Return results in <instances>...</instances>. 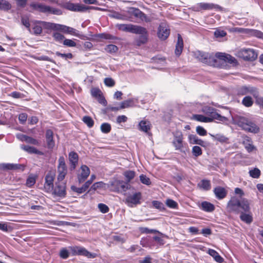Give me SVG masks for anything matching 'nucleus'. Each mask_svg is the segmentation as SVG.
I'll return each mask as SVG.
<instances>
[{
	"label": "nucleus",
	"mask_w": 263,
	"mask_h": 263,
	"mask_svg": "<svg viewBox=\"0 0 263 263\" xmlns=\"http://www.w3.org/2000/svg\"><path fill=\"white\" fill-rule=\"evenodd\" d=\"M23 166L21 164L13 163H2L0 164V168L3 170H18L21 169Z\"/></svg>",
	"instance_id": "393cba45"
},
{
	"label": "nucleus",
	"mask_w": 263,
	"mask_h": 263,
	"mask_svg": "<svg viewBox=\"0 0 263 263\" xmlns=\"http://www.w3.org/2000/svg\"><path fill=\"white\" fill-rule=\"evenodd\" d=\"M130 12L135 17L139 18L141 21L148 22L146 15L140 11L139 9L132 8L130 9Z\"/></svg>",
	"instance_id": "5701e85b"
},
{
	"label": "nucleus",
	"mask_w": 263,
	"mask_h": 263,
	"mask_svg": "<svg viewBox=\"0 0 263 263\" xmlns=\"http://www.w3.org/2000/svg\"><path fill=\"white\" fill-rule=\"evenodd\" d=\"M192 9L195 11H200L213 9L221 10V8L219 5L213 3H200L194 6Z\"/></svg>",
	"instance_id": "f8f14e48"
},
{
	"label": "nucleus",
	"mask_w": 263,
	"mask_h": 263,
	"mask_svg": "<svg viewBox=\"0 0 263 263\" xmlns=\"http://www.w3.org/2000/svg\"><path fill=\"white\" fill-rule=\"evenodd\" d=\"M140 180L141 182L145 185H149L151 183L150 179L149 178L146 177L145 175L142 174L140 176Z\"/></svg>",
	"instance_id": "4d7b16f0"
},
{
	"label": "nucleus",
	"mask_w": 263,
	"mask_h": 263,
	"mask_svg": "<svg viewBox=\"0 0 263 263\" xmlns=\"http://www.w3.org/2000/svg\"><path fill=\"white\" fill-rule=\"evenodd\" d=\"M63 44L65 46L70 47H73L76 46V43L73 40L70 39H65L63 41Z\"/></svg>",
	"instance_id": "052dcab7"
},
{
	"label": "nucleus",
	"mask_w": 263,
	"mask_h": 263,
	"mask_svg": "<svg viewBox=\"0 0 263 263\" xmlns=\"http://www.w3.org/2000/svg\"><path fill=\"white\" fill-rule=\"evenodd\" d=\"M173 136L174 138L172 144L175 149L181 153H185L187 149V144L183 141L182 132L180 131H176L173 133Z\"/></svg>",
	"instance_id": "39448f33"
},
{
	"label": "nucleus",
	"mask_w": 263,
	"mask_h": 263,
	"mask_svg": "<svg viewBox=\"0 0 263 263\" xmlns=\"http://www.w3.org/2000/svg\"><path fill=\"white\" fill-rule=\"evenodd\" d=\"M58 177L59 182L62 181L67 174V168L65 163V158L61 156L58 160V165L57 167Z\"/></svg>",
	"instance_id": "1a4fd4ad"
},
{
	"label": "nucleus",
	"mask_w": 263,
	"mask_h": 263,
	"mask_svg": "<svg viewBox=\"0 0 263 263\" xmlns=\"http://www.w3.org/2000/svg\"><path fill=\"white\" fill-rule=\"evenodd\" d=\"M213 192L217 199L219 200L224 198L228 193L227 191L223 187L217 186L214 188Z\"/></svg>",
	"instance_id": "6ab92c4d"
},
{
	"label": "nucleus",
	"mask_w": 263,
	"mask_h": 263,
	"mask_svg": "<svg viewBox=\"0 0 263 263\" xmlns=\"http://www.w3.org/2000/svg\"><path fill=\"white\" fill-rule=\"evenodd\" d=\"M138 34H140L139 37L137 40V43L138 45H141V44H144L147 42V31L145 29V32L143 33H138Z\"/></svg>",
	"instance_id": "e433bc0d"
},
{
	"label": "nucleus",
	"mask_w": 263,
	"mask_h": 263,
	"mask_svg": "<svg viewBox=\"0 0 263 263\" xmlns=\"http://www.w3.org/2000/svg\"><path fill=\"white\" fill-rule=\"evenodd\" d=\"M142 199V194L140 192H134L128 194L126 196L125 203L131 208L135 207L138 204H140Z\"/></svg>",
	"instance_id": "423d86ee"
},
{
	"label": "nucleus",
	"mask_w": 263,
	"mask_h": 263,
	"mask_svg": "<svg viewBox=\"0 0 263 263\" xmlns=\"http://www.w3.org/2000/svg\"><path fill=\"white\" fill-rule=\"evenodd\" d=\"M68 160L69 161L70 170H74L78 163L79 156L78 154L74 152H70L68 155Z\"/></svg>",
	"instance_id": "a211bd4d"
},
{
	"label": "nucleus",
	"mask_w": 263,
	"mask_h": 263,
	"mask_svg": "<svg viewBox=\"0 0 263 263\" xmlns=\"http://www.w3.org/2000/svg\"><path fill=\"white\" fill-rule=\"evenodd\" d=\"M121 184L119 186L118 192H124L130 189L131 186L127 182H124L123 181L121 180Z\"/></svg>",
	"instance_id": "a19ab883"
},
{
	"label": "nucleus",
	"mask_w": 263,
	"mask_h": 263,
	"mask_svg": "<svg viewBox=\"0 0 263 263\" xmlns=\"http://www.w3.org/2000/svg\"><path fill=\"white\" fill-rule=\"evenodd\" d=\"M166 205L170 208L177 209L178 208V203L174 200L168 199L166 200Z\"/></svg>",
	"instance_id": "09e8293b"
},
{
	"label": "nucleus",
	"mask_w": 263,
	"mask_h": 263,
	"mask_svg": "<svg viewBox=\"0 0 263 263\" xmlns=\"http://www.w3.org/2000/svg\"><path fill=\"white\" fill-rule=\"evenodd\" d=\"M170 33V31L167 25L164 22L161 23L158 30L159 38L161 40H165L168 37Z\"/></svg>",
	"instance_id": "2eb2a0df"
},
{
	"label": "nucleus",
	"mask_w": 263,
	"mask_h": 263,
	"mask_svg": "<svg viewBox=\"0 0 263 263\" xmlns=\"http://www.w3.org/2000/svg\"><path fill=\"white\" fill-rule=\"evenodd\" d=\"M226 35L227 33L224 30L217 29L214 32V35L217 38L222 37L225 36Z\"/></svg>",
	"instance_id": "69168bd1"
},
{
	"label": "nucleus",
	"mask_w": 263,
	"mask_h": 263,
	"mask_svg": "<svg viewBox=\"0 0 263 263\" xmlns=\"http://www.w3.org/2000/svg\"><path fill=\"white\" fill-rule=\"evenodd\" d=\"M104 84L108 87H112L115 84L114 80L110 78H106L104 81Z\"/></svg>",
	"instance_id": "338daca9"
},
{
	"label": "nucleus",
	"mask_w": 263,
	"mask_h": 263,
	"mask_svg": "<svg viewBox=\"0 0 263 263\" xmlns=\"http://www.w3.org/2000/svg\"><path fill=\"white\" fill-rule=\"evenodd\" d=\"M251 34L258 38L261 39L263 37V33L257 30H252L251 31Z\"/></svg>",
	"instance_id": "774afa93"
},
{
	"label": "nucleus",
	"mask_w": 263,
	"mask_h": 263,
	"mask_svg": "<svg viewBox=\"0 0 263 263\" xmlns=\"http://www.w3.org/2000/svg\"><path fill=\"white\" fill-rule=\"evenodd\" d=\"M30 7L35 10L45 13H47V10L49 9L48 6L39 3H32Z\"/></svg>",
	"instance_id": "4be33fe9"
},
{
	"label": "nucleus",
	"mask_w": 263,
	"mask_h": 263,
	"mask_svg": "<svg viewBox=\"0 0 263 263\" xmlns=\"http://www.w3.org/2000/svg\"><path fill=\"white\" fill-rule=\"evenodd\" d=\"M250 176L253 178H258L260 176V171L258 168H254L249 172Z\"/></svg>",
	"instance_id": "37998d69"
},
{
	"label": "nucleus",
	"mask_w": 263,
	"mask_h": 263,
	"mask_svg": "<svg viewBox=\"0 0 263 263\" xmlns=\"http://www.w3.org/2000/svg\"><path fill=\"white\" fill-rule=\"evenodd\" d=\"M152 204L154 207H155L156 209L160 210H163L164 209V205L163 204L157 200L153 201Z\"/></svg>",
	"instance_id": "6e6d98bb"
},
{
	"label": "nucleus",
	"mask_w": 263,
	"mask_h": 263,
	"mask_svg": "<svg viewBox=\"0 0 263 263\" xmlns=\"http://www.w3.org/2000/svg\"><path fill=\"white\" fill-rule=\"evenodd\" d=\"M11 8V5L6 0H0V9L8 10Z\"/></svg>",
	"instance_id": "a18cd8bd"
},
{
	"label": "nucleus",
	"mask_w": 263,
	"mask_h": 263,
	"mask_svg": "<svg viewBox=\"0 0 263 263\" xmlns=\"http://www.w3.org/2000/svg\"><path fill=\"white\" fill-rule=\"evenodd\" d=\"M98 208L102 213H106L109 211L108 207L104 203H99L98 204Z\"/></svg>",
	"instance_id": "e2e57ef3"
},
{
	"label": "nucleus",
	"mask_w": 263,
	"mask_h": 263,
	"mask_svg": "<svg viewBox=\"0 0 263 263\" xmlns=\"http://www.w3.org/2000/svg\"><path fill=\"white\" fill-rule=\"evenodd\" d=\"M53 133L51 129H47L46 132V141L47 147L49 149H52L54 146L55 143L53 139Z\"/></svg>",
	"instance_id": "aec40b11"
},
{
	"label": "nucleus",
	"mask_w": 263,
	"mask_h": 263,
	"mask_svg": "<svg viewBox=\"0 0 263 263\" xmlns=\"http://www.w3.org/2000/svg\"><path fill=\"white\" fill-rule=\"evenodd\" d=\"M49 9L47 10V13L57 15H60L62 14V11L61 9L52 7L48 6Z\"/></svg>",
	"instance_id": "c03bdc74"
},
{
	"label": "nucleus",
	"mask_w": 263,
	"mask_h": 263,
	"mask_svg": "<svg viewBox=\"0 0 263 263\" xmlns=\"http://www.w3.org/2000/svg\"><path fill=\"white\" fill-rule=\"evenodd\" d=\"M102 94V93L101 91L98 88H92L91 89V95L93 97H95V98H97Z\"/></svg>",
	"instance_id": "bf43d9fd"
},
{
	"label": "nucleus",
	"mask_w": 263,
	"mask_h": 263,
	"mask_svg": "<svg viewBox=\"0 0 263 263\" xmlns=\"http://www.w3.org/2000/svg\"><path fill=\"white\" fill-rule=\"evenodd\" d=\"M183 46V40L180 34L178 36V41L176 45L175 54L177 56H179L182 51Z\"/></svg>",
	"instance_id": "a878e982"
},
{
	"label": "nucleus",
	"mask_w": 263,
	"mask_h": 263,
	"mask_svg": "<svg viewBox=\"0 0 263 263\" xmlns=\"http://www.w3.org/2000/svg\"><path fill=\"white\" fill-rule=\"evenodd\" d=\"M193 155L195 157H198L202 155V149L198 146H194L192 148Z\"/></svg>",
	"instance_id": "864d4df0"
},
{
	"label": "nucleus",
	"mask_w": 263,
	"mask_h": 263,
	"mask_svg": "<svg viewBox=\"0 0 263 263\" xmlns=\"http://www.w3.org/2000/svg\"><path fill=\"white\" fill-rule=\"evenodd\" d=\"M83 121L88 126V127H92L94 124L92 119L89 116H85L83 118Z\"/></svg>",
	"instance_id": "8fccbe9b"
},
{
	"label": "nucleus",
	"mask_w": 263,
	"mask_h": 263,
	"mask_svg": "<svg viewBox=\"0 0 263 263\" xmlns=\"http://www.w3.org/2000/svg\"><path fill=\"white\" fill-rule=\"evenodd\" d=\"M140 244L143 247L153 248L154 247L153 239L150 237L142 238L140 241Z\"/></svg>",
	"instance_id": "c756f323"
},
{
	"label": "nucleus",
	"mask_w": 263,
	"mask_h": 263,
	"mask_svg": "<svg viewBox=\"0 0 263 263\" xmlns=\"http://www.w3.org/2000/svg\"><path fill=\"white\" fill-rule=\"evenodd\" d=\"M72 253L74 255H82L89 258H94L96 257L95 253H91L88 251L85 248L80 246H74L70 247Z\"/></svg>",
	"instance_id": "9b49d317"
},
{
	"label": "nucleus",
	"mask_w": 263,
	"mask_h": 263,
	"mask_svg": "<svg viewBox=\"0 0 263 263\" xmlns=\"http://www.w3.org/2000/svg\"><path fill=\"white\" fill-rule=\"evenodd\" d=\"M215 140L221 142L226 143L228 141V138L221 134H216L213 136Z\"/></svg>",
	"instance_id": "de8ad7c7"
},
{
	"label": "nucleus",
	"mask_w": 263,
	"mask_h": 263,
	"mask_svg": "<svg viewBox=\"0 0 263 263\" xmlns=\"http://www.w3.org/2000/svg\"><path fill=\"white\" fill-rule=\"evenodd\" d=\"M238 95L244 96L249 94V86H244L239 88L238 90Z\"/></svg>",
	"instance_id": "3c124183"
},
{
	"label": "nucleus",
	"mask_w": 263,
	"mask_h": 263,
	"mask_svg": "<svg viewBox=\"0 0 263 263\" xmlns=\"http://www.w3.org/2000/svg\"><path fill=\"white\" fill-rule=\"evenodd\" d=\"M41 21H38L35 23H34L32 25V30L33 33L35 35H39L40 34L43 30L42 25L41 24H40Z\"/></svg>",
	"instance_id": "c85d7f7f"
},
{
	"label": "nucleus",
	"mask_w": 263,
	"mask_h": 263,
	"mask_svg": "<svg viewBox=\"0 0 263 263\" xmlns=\"http://www.w3.org/2000/svg\"><path fill=\"white\" fill-rule=\"evenodd\" d=\"M90 174V170L89 167L82 165L81 166L80 172L78 174V179L79 183L83 182Z\"/></svg>",
	"instance_id": "dca6fc26"
},
{
	"label": "nucleus",
	"mask_w": 263,
	"mask_h": 263,
	"mask_svg": "<svg viewBox=\"0 0 263 263\" xmlns=\"http://www.w3.org/2000/svg\"><path fill=\"white\" fill-rule=\"evenodd\" d=\"M197 58L201 62L206 64L216 66L217 65L218 61H221L230 64H235V58L230 54L221 52H217L215 55L201 51H197L196 53Z\"/></svg>",
	"instance_id": "f257e3e1"
},
{
	"label": "nucleus",
	"mask_w": 263,
	"mask_h": 263,
	"mask_svg": "<svg viewBox=\"0 0 263 263\" xmlns=\"http://www.w3.org/2000/svg\"><path fill=\"white\" fill-rule=\"evenodd\" d=\"M198 186L204 191H209L211 187L210 181L203 179L198 184Z\"/></svg>",
	"instance_id": "7c9ffc66"
},
{
	"label": "nucleus",
	"mask_w": 263,
	"mask_h": 263,
	"mask_svg": "<svg viewBox=\"0 0 263 263\" xmlns=\"http://www.w3.org/2000/svg\"><path fill=\"white\" fill-rule=\"evenodd\" d=\"M242 144L248 152L251 153L255 149V147L252 144V141L248 136L243 137Z\"/></svg>",
	"instance_id": "412c9836"
},
{
	"label": "nucleus",
	"mask_w": 263,
	"mask_h": 263,
	"mask_svg": "<svg viewBox=\"0 0 263 263\" xmlns=\"http://www.w3.org/2000/svg\"><path fill=\"white\" fill-rule=\"evenodd\" d=\"M249 94L252 95L255 99V101L260 97L258 89L250 85H249Z\"/></svg>",
	"instance_id": "c9c22d12"
},
{
	"label": "nucleus",
	"mask_w": 263,
	"mask_h": 263,
	"mask_svg": "<svg viewBox=\"0 0 263 263\" xmlns=\"http://www.w3.org/2000/svg\"><path fill=\"white\" fill-rule=\"evenodd\" d=\"M227 210L230 212L236 214L243 212H248L250 211V204L247 199L243 198L240 200L235 197H233L227 204Z\"/></svg>",
	"instance_id": "7ed1b4c3"
},
{
	"label": "nucleus",
	"mask_w": 263,
	"mask_h": 263,
	"mask_svg": "<svg viewBox=\"0 0 263 263\" xmlns=\"http://www.w3.org/2000/svg\"><path fill=\"white\" fill-rule=\"evenodd\" d=\"M59 31H61L62 32L66 33H68L74 35L75 36L78 37L79 38L81 37L82 35L80 34V32L76 30V29L68 27L64 25H61L59 27Z\"/></svg>",
	"instance_id": "f3484780"
},
{
	"label": "nucleus",
	"mask_w": 263,
	"mask_h": 263,
	"mask_svg": "<svg viewBox=\"0 0 263 263\" xmlns=\"http://www.w3.org/2000/svg\"><path fill=\"white\" fill-rule=\"evenodd\" d=\"M150 125L149 122L146 121H141L139 124L140 129L145 133L150 129Z\"/></svg>",
	"instance_id": "58836bf2"
},
{
	"label": "nucleus",
	"mask_w": 263,
	"mask_h": 263,
	"mask_svg": "<svg viewBox=\"0 0 263 263\" xmlns=\"http://www.w3.org/2000/svg\"><path fill=\"white\" fill-rule=\"evenodd\" d=\"M21 147L22 149L24 150L26 152H27L30 154H38L40 153V152L35 147L30 146L29 145H22Z\"/></svg>",
	"instance_id": "4c0bfd02"
},
{
	"label": "nucleus",
	"mask_w": 263,
	"mask_h": 263,
	"mask_svg": "<svg viewBox=\"0 0 263 263\" xmlns=\"http://www.w3.org/2000/svg\"><path fill=\"white\" fill-rule=\"evenodd\" d=\"M235 121L238 126L248 132L257 134L260 130L259 126L251 119L238 116L235 118Z\"/></svg>",
	"instance_id": "20e7f679"
},
{
	"label": "nucleus",
	"mask_w": 263,
	"mask_h": 263,
	"mask_svg": "<svg viewBox=\"0 0 263 263\" xmlns=\"http://www.w3.org/2000/svg\"><path fill=\"white\" fill-rule=\"evenodd\" d=\"M240 212L241 215L240 216V218L242 221L247 224H250L252 222L253 218L250 214L245 213V212L242 210Z\"/></svg>",
	"instance_id": "2f4dec72"
},
{
	"label": "nucleus",
	"mask_w": 263,
	"mask_h": 263,
	"mask_svg": "<svg viewBox=\"0 0 263 263\" xmlns=\"http://www.w3.org/2000/svg\"><path fill=\"white\" fill-rule=\"evenodd\" d=\"M28 118V116L26 113H21L18 116V120L22 124H25Z\"/></svg>",
	"instance_id": "0e129e2a"
},
{
	"label": "nucleus",
	"mask_w": 263,
	"mask_h": 263,
	"mask_svg": "<svg viewBox=\"0 0 263 263\" xmlns=\"http://www.w3.org/2000/svg\"><path fill=\"white\" fill-rule=\"evenodd\" d=\"M53 37L56 41L59 42H61L64 39V36L59 32H54Z\"/></svg>",
	"instance_id": "680f3d73"
},
{
	"label": "nucleus",
	"mask_w": 263,
	"mask_h": 263,
	"mask_svg": "<svg viewBox=\"0 0 263 263\" xmlns=\"http://www.w3.org/2000/svg\"><path fill=\"white\" fill-rule=\"evenodd\" d=\"M120 181V180L115 179L109 181V185L112 191L118 192L121 183Z\"/></svg>",
	"instance_id": "f704fd0d"
},
{
	"label": "nucleus",
	"mask_w": 263,
	"mask_h": 263,
	"mask_svg": "<svg viewBox=\"0 0 263 263\" xmlns=\"http://www.w3.org/2000/svg\"><path fill=\"white\" fill-rule=\"evenodd\" d=\"M40 24H42L43 29H51L58 31L59 30V27H60V24L44 21H41Z\"/></svg>",
	"instance_id": "b1692460"
},
{
	"label": "nucleus",
	"mask_w": 263,
	"mask_h": 263,
	"mask_svg": "<svg viewBox=\"0 0 263 263\" xmlns=\"http://www.w3.org/2000/svg\"><path fill=\"white\" fill-rule=\"evenodd\" d=\"M189 141L191 144H196L202 146H205V142L200 139H199L196 135H191L189 136Z\"/></svg>",
	"instance_id": "bb28decb"
},
{
	"label": "nucleus",
	"mask_w": 263,
	"mask_h": 263,
	"mask_svg": "<svg viewBox=\"0 0 263 263\" xmlns=\"http://www.w3.org/2000/svg\"><path fill=\"white\" fill-rule=\"evenodd\" d=\"M69 256V252L66 248H62L60 252V256L63 259H67Z\"/></svg>",
	"instance_id": "13d9d810"
},
{
	"label": "nucleus",
	"mask_w": 263,
	"mask_h": 263,
	"mask_svg": "<svg viewBox=\"0 0 263 263\" xmlns=\"http://www.w3.org/2000/svg\"><path fill=\"white\" fill-rule=\"evenodd\" d=\"M126 182H129L135 176V172L133 171H126L123 174Z\"/></svg>",
	"instance_id": "ea45409f"
},
{
	"label": "nucleus",
	"mask_w": 263,
	"mask_h": 263,
	"mask_svg": "<svg viewBox=\"0 0 263 263\" xmlns=\"http://www.w3.org/2000/svg\"><path fill=\"white\" fill-rule=\"evenodd\" d=\"M202 112L206 115H195L194 119L200 122L209 123L214 120L219 122H226L228 121V118L222 116L217 112V110L209 106H204L202 109Z\"/></svg>",
	"instance_id": "f03ea898"
},
{
	"label": "nucleus",
	"mask_w": 263,
	"mask_h": 263,
	"mask_svg": "<svg viewBox=\"0 0 263 263\" xmlns=\"http://www.w3.org/2000/svg\"><path fill=\"white\" fill-rule=\"evenodd\" d=\"M208 253L212 256L217 262L221 263L223 261V258L221 257L215 250L210 249L208 250Z\"/></svg>",
	"instance_id": "473e14b6"
},
{
	"label": "nucleus",
	"mask_w": 263,
	"mask_h": 263,
	"mask_svg": "<svg viewBox=\"0 0 263 263\" xmlns=\"http://www.w3.org/2000/svg\"><path fill=\"white\" fill-rule=\"evenodd\" d=\"M64 7L67 10L75 12H85L88 9H99L98 7L93 6H86L83 4H73L70 2L66 3Z\"/></svg>",
	"instance_id": "6e6552de"
},
{
	"label": "nucleus",
	"mask_w": 263,
	"mask_h": 263,
	"mask_svg": "<svg viewBox=\"0 0 263 263\" xmlns=\"http://www.w3.org/2000/svg\"><path fill=\"white\" fill-rule=\"evenodd\" d=\"M52 192L55 196L61 198L65 197L66 194V184L60 182L56 183L55 186Z\"/></svg>",
	"instance_id": "4468645a"
},
{
	"label": "nucleus",
	"mask_w": 263,
	"mask_h": 263,
	"mask_svg": "<svg viewBox=\"0 0 263 263\" xmlns=\"http://www.w3.org/2000/svg\"><path fill=\"white\" fill-rule=\"evenodd\" d=\"M237 55L246 61H254L257 57V54L253 49L242 48L237 52Z\"/></svg>",
	"instance_id": "9d476101"
},
{
	"label": "nucleus",
	"mask_w": 263,
	"mask_h": 263,
	"mask_svg": "<svg viewBox=\"0 0 263 263\" xmlns=\"http://www.w3.org/2000/svg\"><path fill=\"white\" fill-rule=\"evenodd\" d=\"M159 233V232H158ZM161 235L162 236H155L153 237V241H155L159 246H162L165 243V241L163 239V235L162 233H160Z\"/></svg>",
	"instance_id": "603ef678"
},
{
	"label": "nucleus",
	"mask_w": 263,
	"mask_h": 263,
	"mask_svg": "<svg viewBox=\"0 0 263 263\" xmlns=\"http://www.w3.org/2000/svg\"><path fill=\"white\" fill-rule=\"evenodd\" d=\"M135 101H137V99L132 98L122 102L120 103V108L123 109L133 106Z\"/></svg>",
	"instance_id": "72a5a7b5"
},
{
	"label": "nucleus",
	"mask_w": 263,
	"mask_h": 263,
	"mask_svg": "<svg viewBox=\"0 0 263 263\" xmlns=\"http://www.w3.org/2000/svg\"><path fill=\"white\" fill-rule=\"evenodd\" d=\"M100 128L103 133L107 134L111 130V125L108 123H103L101 124Z\"/></svg>",
	"instance_id": "49530a36"
},
{
	"label": "nucleus",
	"mask_w": 263,
	"mask_h": 263,
	"mask_svg": "<svg viewBox=\"0 0 263 263\" xmlns=\"http://www.w3.org/2000/svg\"><path fill=\"white\" fill-rule=\"evenodd\" d=\"M118 49V48L117 46L112 44L108 45L105 48V50L106 51V52L110 53L116 52Z\"/></svg>",
	"instance_id": "5fc2aeb1"
},
{
	"label": "nucleus",
	"mask_w": 263,
	"mask_h": 263,
	"mask_svg": "<svg viewBox=\"0 0 263 263\" xmlns=\"http://www.w3.org/2000/svg\"><path fill=\"white\" fill-rule=\"evenodd\" d=\"M201 209L207 212H212L215 210V206L208 201H203L201 204Z\"/></svg>",
	"instance_id": "cd10ccee"
},
{
	"label": "nucleus",
	"mask_w": 263,
	"mask_h": 263,
	"mask_svg": "<svg viewBox=\"0 0 263 263\" xmlns=\"http://www.w3.org/2000/svg\"><path fill=\"white\" fill-rule=\"evenodd\" d=\"M55 175L53 172H49L45 177L44 188L45 192L50 193L53 190Z\"/></svg>",
	"instance_id": "ddd939ff"
},
{
	"label": "nucleus",
	"mask_w": 263,
	"mask_h": 263,
	"mask_svg": "<svg viewBox=\"0 0 263 263\" xmlns=\"http://www.w3.org/2000/svg\"><path fill=\"white\" fill-rule=\"evenodd\" d=\"M242 104L246 107H251L253 104L252 98L250 96H246L242 100Z\"/></svg>",
	"instance_id": "79ce46f5"
},
{
	"label": "nucleus",
	"mask_w": 263,
	"mask_h": 263,
	"mask_svg": "<svg viewBox=\"0 0 263 263\" xmlns=\"http://www.w3.org/2000/svg\"><path fill=\"white\" fill-rule=\"evenodd\" d=\"M117 27L121 31L133 33H143L145 31V28L141 26L132 24H117Z\"/></svg>",
	"instance_id": "0eeeda50"
}]
</instances>
